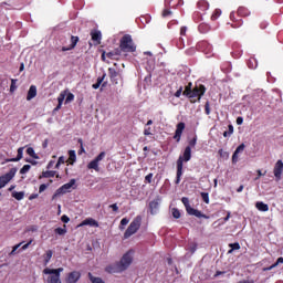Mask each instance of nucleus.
Listing matches in <instances>:
<instances>
[{
	"mask_svg": "<svg viewBox=\"0 0 283 283\" xmlns=\"http://www.w3.org/2000/svg\"><path fill=\"white\" fill-rule=\"evenodd\" d=\"M191 160V146H187L184 150V154L179 156L177 160V177L176 185H180V178H182V167L184 163H189Z\"/></svg>",
	"mask_w": 283,
	"mask_h": 283,
	"instance_id": "f257e3e1",
	"label": "nucleus"
},
{
	"mask_svg": "<svg viewBox=\"0 0 283 283\" xmlns=\"http://www.w3.org/2000/svg\"><path fill=\"white\" fill-rule=\"evenodd\" d=\"M143 223V217L137 216L128 226L124 233V240H128V238H132L135 233L138 232V229H140V224Z\"/></svg>",
	"mask_w": 283,
	"mask_h": 283,
	"instance_id": "f03ea898",
	"label": "nucleus"
},
{
	"mask_svg": "<svg viewBox=\"0 0 283 283\" xmlns=\"http://www.w3.org/2000/svg\"><path fill=\"white\" fill-rule=\"evenodd\" d=\"M119 49L122 52H130L132 53V52L136 51V44L134 43L132 35L126 34L120 39Z\"/></svg>",
	"mask_w": 283,
	"mask_h": 283,
	"instance_id": "7ed1b4c3",
	"label": "nucleus"
},
{
	"mask_svg": "<svg viewBox=\"0 0 283 283\" xmlns=\"http://www.w3.org/2000/svg\"><path fill=\"white\" fill-rule=\"evenodd\" d=\"M61 273H63V268L43 270L44 275H50L48 277V283H61Z\"/></svg>",
	"mask_w": 283,
	"mask_h": 283,
	"instance_id": "20e7f679",
	"label": "nucleus"
},
{
	"mask_svg": "<svg viewBox=\"0 0 283 283\" xmlns=\"http://www.w3.org/2000/svg\"><path fill=\"white\" fill-rule=\"evenodd\" d=\"M182 205L186 207V211L189 216H195V218H205V220H209V216L202 213L200 210H196L195 208L191 207L189 203V198L184 197L181 199Z\"/></svg>",
	"mask_w": 283,
	"mask_h": 283,
	"instance_id": "39448f33",
	"label": "nucleus"
},
{
	"mask_svg": "<svg viewBox=\"0 0 283 283\" xmlns=\"http://www.w3.org/2000/svg\"><path fill=\"white\" fill-rule=\"evenodd\" d=\"M134 262V250H129L126 252L119 263V268L122 269V272L127 271L129 266H132V263Z\"/></svg>",
	"mask_w": 283,
	"mask_h": 283,
	"instance_id": "423d86ee",
	"label": "nucleus"
},
{
	"mask_svg": "<svg viewBox=\"0 0 283 283\" xmlns=\"http://www.w3.org/2000/svg\"><path fill=\"white\" fill-rule=\"evenodd\" d=\"M205 92H207L205 85L196 86L193 90H186V94L189 98H198V101H200L202 96H205Z\"/></svg>",
	"mask_w": 283,
	"mask_h": 283,
	"instance_id": "0eeeda50",
	"label": "nucleus"
},
{
	"mask_svg": "<svg viewBox=\"0 0 283 283\" xmlns=\"http://www.w3.org/2000/svg\"><path fill=\"white\" fill-rule=\"evenodd\" d=\"M197 50L199 52L205 53L207 59H210V56H213V45H211L207 41H200L199 43H197Z\"/></svg>",
	"mask_w": 283,
	"mask_h": 283,
	"instance_id": "6e6552de",
	"label": "nucleus"
},
{
	"mask_svg": "<svg viewBox=\"0 0 283 283\" xmlns=\"http://www.w3.org/2000/svg\"><path fill=\"white\" fill-rule=\"evenodd\" d=\"M106 156L105 151H102L98 156H96L93 160L87 164V169H94V171H101V167L98 166L101 160H104Z\"/></svg>",
	"mask_w": 283,
	"mask_h": 283,
	"instance_id": "1a4fd4ad",
	"label": "nucleus"
},
{
	"mask_svg": "<svg viewBox=\"0 0 283 283\" xmlns=\"http://www.w3.org/2000/svg\"><path fill=\"white\" fill-rule=\"evenodd\" d=\"M14 176H17V168H11L9 172L0 176V189H3V187H6Z\"/></svg>",
	"mask_w": 283,
	"mask_h": 283,
	"instance_id": "9d476101",
	"label": "nucleus"
},
{
	"mask_svg": "<svg viewBox=\"0 0 283 283\" xmlns=\"http://www.w3.org/2000/svg\"><path fill=\"white\" fill-rule=\"evenodd\" d=\"M76 185V179H71L70 182L64 184L62 187L57 189V193H70L72 191V187Z\"/></svg>",
	"mask_w": 283,
	"mask_h": 283,
	"instance_id": "9b49d317",
	"label": "nucleus"
},
{
	"mask_svg": "<svg viewBox=\"0 0 283 283\" xmlns=\"http://www.w3.org/2000/svg\"><path fill=\"white\" fill-rule=\"evenodd\" d=\"M105 272L109 274L114 273H123V269L120 268V264L118 262L111 263L105 268Z\"/></svg>",
	"mask_w": 283,
	"mask_h": 283,
	"instance_id": "f8f14e48",
	"label": "nucleus"
},
{
	"mask_svg": "<svg viewBox=\"0 0 283 283\" xmlns=\"http://www.w3.org/2000/svg\"><path fill=\"white\" fill-rule=\"evenodd\" d=\"M185 123L180 122L177 124L176 130H175V135H174V139L177 143H180V138H182V133L185 132Z\"/></svg>",
	"mask_w": 283,
	"mask_h": 283,
	"instance_id": "ddd939ff",
	"label": "nucleus"
},
{
	"mask_svg": "<svg viewBox=\"0 0 283 283\" xmlns=\"http://www.w3.org/2000/svg\"><path fill=\"white\" fill-rule=\"evenodd\" d=\"M282 174H283V161L277 160L274 166V176L276 180H282Z\"/></svg>",
	"mask_w": 283,
	"mask_h": 283,
	"instance_id": "4468645a",
	"label": "nucleus"
},
{
	"mask_svg": "<svg viewBox=\"0 0 283 283\" xmlns=\"http://www.w3.org/2000/svg\"><path fill=\"white\" fill-rule=\"evenodd\" d=\"M247 146L244 144H240L237 149L234 150L233 155H232V163L233 165H235L238 163V160H240V154H242V151H244V148Z\"/></svg>",
	"mask_w": 283,
	"mask_h": 283,
	"instance_id": "2eb2a0df",
	"label": "nucleus"
},
{
	"mask_svg": "<svg viewBox=\"0 0 283 283\" xmlns=\"http://www.w3.org/2000/svg\"><path fill=\"white\" fill-rule=\"evenodd\" d=\"M78 280H81V272L78 271L70 272L66 276V283H76Z\"/></svg>",
	"mask_w": 283,
	"mask_h": 283,
	"instance_id": "dca6fc26",
	"label": "nucleus"
},
{
	"mask_svg": "<svg viewBox=\"0 0 283 283\" xmlns=\"http://www.w3.org/2000/svg\"><path fill=\"white\" fill-rule=\"evenodd\" d=\"M77 227L78 228H81V227H96L97 228L98 221L94 220L93 218H86Z\"/></svg>",
	"mask_w": 283,
	"mask_h": 283,
	"instance_id": "f3484780",
	"label": "nucleus"
},
{
	"mask_svg": "<svg viewBox=\"0 0 283 283\" xmlns=\"http://www.w3.org/2000/svg\"><path fill=\"white\" fill-rule=\"evenodd\" d=\"M76 43H78V36H71V44L69 48L64 46L62 48V52H67L70 50H74L76 48Z\"/></svg>",
	"mask_w": 283,
	"mask_h": 283,
	"instance_id": "a211bd4d",
	"label": "nucleus"
},
{
	"mask_svg": "<svg viewBox=\"0 0 283 283\" xmlns=\"http://www.w3.org/2000/svg\"><path fill=\"white\" fill-rule=\"evenodd\" d=\"M230 20L233 22L232 24H231V28H241V25H242V19H235V12H231L230 13Z\"/></svg>",
	"mask_w": 283,
	"mask_h": 283,
	"instance_id": "6ab92c4d",
	"label": "nucleus"
},
{
	"mask_svg": "<svg viewBox=\"0 0 283 283\" xmlns=\"http://www.w3.org/2000/svg\"><path fill=\"white\" fill-rule=\"evenodd\" d=\"M32 98H36V86L31 85L28 94H27V101H32Z\"/></svg>",
	"mask_w": 283,
	"mask_h": 283,
	"instance_id": "aec40b11",
	"label": "nucleus"
},
{
	"mask_svg": "<svg viewBox=\"0 0 283 283\" xmlns=\"http://www.w3.org/2000/svg\"><path fill=\"white\" fill-rule=\"evenodd\" d=\"M23 158V147L18 149V155L15 158L6 159V163H19Z\"/></svg>",
	"mask_w": 283,
	"mask_h": 283,
	"instance_id": "412c9836",
	"label": "nucleus"
},
{
	"mask_svg": "<svg viewBox=\"0 0 283 283\" xmlns=\"http://www.w3.org/2000/svg\"><path fill=\"white\" fill-rule=\"evenodd\" d=\"M198 30H199L200 34H207V32H209L211 30V25L202 22L199 24Z\"/></svg>",
	"mask_w": 283,
	"mask_h": 283,
	"instance_id": "4be33fe9",
	"label": "nucleus"
},
{
	"mask_svg": "<svg viewBox=\"0 0 283 283\" xmlns=\"http://www.w3.org/2000/svg\"><path fill=\"white\" fill-rule=\"evenodd\" d=\"M54 255V252L52 250H48L44 254V266H48L50 264V260H52V256Z\"/></svg>",
	"mask_w": 283,
	"mask_h": 283,
	"instance_id": "5701e85b",
	"label": "nucleus"
},
{
	"mask_svg": "<svg viewBox=\"0 0 283 283\" xmlns=\"http://www.w3.org/2000/svg\"><path fill=\"white\" fill-rule=\"evenodd\" d=\"M255 208L258 209V211H263V212L269 211V205L264 203L263 201H258L255 203Z\"/></svg>",
	"mask_w": 283,
	"mask_h": 283,
	"instance_id": "b1692460",
	"label": "nucleus"
},
{
	"mask_svg": "<svg viewBox=\"0 0 283 283\" xmlns=\"http://www.w3.org/2000/svg\"><path fill=\"white\" fill-rule=\"evenodd\" d=\"M250 15H251V11H249V9L244 7H240L238 9V17H250Z\"/></svg>",
	"mask_w": 283,
	"mask_h": 283,
	"instance_id": "393cba45",
	"label": "nucleus"
},
{
	"mask_svg": "<svg viewBox=\"0 0 283 283\" xmlns=\"http://www.w3.org/2000/svg\"><path fill=\"white\" fill-rule=\"evenodd\" d=\"M248 67L250 70H255L258 67V60L255 57H250L248 60Z\"/></svg>",
	"mask_w": 283,
	"mask_h": 283,
	"instance_id": "a878e982",
	"label": "nucleus"
},
{
	"mask_svg": "<svg viewBox=\"0 0 283 283\" xmlns=\"http://www.w3.org/2000/svg\"><path fill=\"white\" fill-rule=\"evenodd\" d=\"M108 76L111 78V81H116V78L118 77V71H116V69H108Z\"/></svg>",
	"mask_w": 283,
	"mask_h": 283,
	"instance_id": "bb28decb",
	"label": "nucleus"
},
{
	"mask_svg": "<svg viewBox=\"0 0 283 283\" xmlns=\"http://www.w3.org/2000/svg\"><path fill=\"white\" fill-rule=\"evenodd\" d=\"M150 213L154 216L158 211V201L154 200L149 203Z\"/></svg>",
	"mask_w": 283,
	"mask_h": 283,
	"instance_id": "cd10ccee",
	"label": "nucleus"
},
{
	"mask_svg": "<svg viewBox=\"0 0 283 283\" xmlns=\"http://www.w3.org/2000/svg\"><path fill=\"white\" fill-rule=\"evenodd\" d=\"M222 15V10L216 9L211 14V21H218L220 17Z\"/></svg>",
	"mask_w": 283,
	"mask_h": 283,
	"instance_id": "c85d7f7f",
	"label": "nucleus"
},
{
	"mask_svg": "<svg viewBox=\"0 0 283 283\" xmlns=\"http://www.w3.org/2000/svg\"><path fill=\"white\" fill-rule=\"evenodd\" d=\"M92 41H96L97 43H101L102 34L101 31H95L91 33Z\"/></svg>",
	"mask_w": 283,
	"mask_h": 283,
	"instance_id": "c756f323",
	"label": "nucleus"
},
{
	"mask_svg": "<svg viewBox=\"0 0 283 283\" xmlns=\"http://www.w3.org/2000/svg\"><path fill=\"white\" fill-rule=\"evenodd\" d=\"M12 198H14L15 200H23V198H25V192H23V191H20V192L13 191L12 192Z\"/></svg>",
	"mask_w": 283,
	"mask_h": 283,
	"instance_id": "7c9ffc66",
	"label": "nucleus"
},
{
	"mask_svg": "<svg viewBox=\"0 0 283 283\" xmlns=\"http://www.w3.org/2000/svg\"><path fill=\"white\" fill-rule=\"evenodd\" d=\"M56 176V171L54 170H46L42 172V178H54Z\"/></svg>",
	"mask_w": 283,
	"mask_h": 283,
	"instance_id": "2f4dec72",
	"label": "nucleus"
},
{
	"mask_svg": "<svg viewBox=\"0 0 283 283\" xmlns=\"http://www.w3.org/2000/svg\"><path fill=\"white\" fill-rule=\"evenodd\" d=\"M229 247H230V250L228 251V253H232L234 251H240L239 242L230 243Z\"/></svg>",
	"mask_w": 283,
	"mask_h": 283,
	"instance_id": "473e14b6",
	"label": "nucleus"
},
{
	"mask_svg": "<svg viewBox=\"0 0 283 283\" xmlns=\"http://www.w3.org/2000/svg\"><path fill=\"white\" fill-rule=\"evenodd\" d=\"M198 8L201 10V11H205L209 8V2L205 1V0H201L198 2Z\"/></svg>",
	"mask_w": 283,
	"mask_h": 283,
	"instance_id": "72a5a7b5",
	"label": "nucleus"
},
{
	"mask_svg": "<svg viewBox=\"0 0 283 283\" xmlns=\"http://www.w3.org/2000/svg\"><path fill=\"white\" fill-rule=\"evenodd\" d=\"M88 280H91L92 283H105V281H103V279L96 277V276L92 275V273H88Z\"/></svg>",
	"mask_w": 283,
	"mask_h": 283,
	"instance_id": "f704fd0d",
	"label": "nucleus"
},
{
	"mask_svg": "<svg viewBox=\"0 0 283 283\" xmlns=\"http://www.w3.org/2000/svg\"><path fill=\"white\" fill-rule=\"evenodd\" d=\"M233 135V125H229L228 126V130H226L224 133H223V137L224 138H229V136H232Z\"/></svg>",
	"mask_w": 283,
	"mask_h": 283,
	"instance_id": "c9c22d12",
	"label": "nucleus"
},
{
	"mask_svg": "<svg viewBox=\"0 0 283 283\" xmlns=\"http://www.w3.org/2000/svg\"><path fill=\"white\" fill-rule=\"evenodd\" d=\"M279 264H283V258L280 256L276 262L274 264H272L270 268H266L265 271H271L273 269H275V266H277Z\"/></svg>",
	"mask_w": 283,
	"mask_h": 283,
	"instance_id": "e433bc0d",
	"label": "nucleus"
},
{
	"mask_svg": "<svg viewBox=\"0 0 283 283\" xmlns=\"http://www.w3.org/2000/svg\"><path fill=\"white\" fill-rule=\"evenodd\" d=\"M69 160H71V165H74V161L76 160V151L75 150L69 151Z\"/></svg>",
	"mask_w": 283,
	"mask_h": 283,
	"instance_id": "4c0bfd02",
	"label": "nucleus"
},
{
	"mask_svg": "<svg viewBox=\"0 0 283 283\" xmlns=\"http://www.w3.org/2000/svg\"><path fill=\"white\" fill-rule=\"evenodd\" d=\"M197 143H198V136L195 135L192 139H190L188 143L189 144L188 147H190V150L193 149V147H196Z\"/></svg>",
	"mask_w": 283,
	"mask_h": 283,
	"instance_id": "58836bf2",
	"label": "nucleus"
},
{
	"mask_svg": "<svg viewBox=\"0 0 283 283\" xmlns=\"http://www.w3.org/2000/svg\"><path fill=\"white\" fill-rule=\"evenodd\" d=\"M27 154H28V156H30L31 158H35V159L39 158V156H36V153L34 151V148H32V147H29V148L27 149Z\"/></svg>",
	"mask_w": 283,
	"mask_h": 283,
	"instance_id": "ea45409f",
	"label": "nucleus"
},
{
	"mask_svg": "<svg viewBox=\"0 0 283 283\" xmlns=\"http://www.w3.org/2000/svg\"><path fill=\"white\" fill-rule=\"evenodd\" d=\"M192 19L196 21V23H198V21H202V14L200 12H195L192 14Z\"/></svg>",
	"mask_w": 283,
	"mask_h": 283,
	"instance_id": "a19ab883",
	"label": "nucleus"
},
{
	"mask_svg": "<svg viewBox=\"0 0 283 283\" xmlns=\"http://www.w3.org/2000/svg\"><path fill=\"white\" fill-rule=\"evenodd\" d=\"M55 233H57V235H65V233H67V229H65V228H56L55 229Z\"/></svg>",
	"mask_w": 283,
	"mask_h": 283,
	"instance_id": "79ce46f5",
	"label": "nucleus"
},
{
	"mask_svg": "<svg viewBox=\"0 0 283 283\" xmlns=\"http://www.w3.org/2000/svg\"><path fill=\"white\" fill-rule=\"evenodd\" d=\"M30 169H32V166L30 165H24L21 169H20V174H28V171H30Z\"/></svg>",
	"mask_w": 283,
	"mask_h": 283,
	"instance_id": "37998d69",
	"label": "nucleus"
},
{
	"mask_svg": "<svg viewBox=\"0 0 283 283\" xmlns=\"http://www.w3.org/2000/svg\"><path fill=\"white\" fill-rule=\"evenodd\" d=\"M63 101H65V92L60 93V95L57 97V103L60 105H63Z\"/></svg>",
	"mask_w": 283,
	"mask_h": 283,
	"instance_id": "c03bdc74",
	"label": "nucleus"
},
{
	"mask_svg": "<svg viewBox=\"0 0 283 283\" xmlns=\"http://www.w3.org/2000/svg\"><path fill=\"white\" fill-rule=\"evenodd\" d=\"M201 198L206 205H209V193L208 192H201Z\"/></svg>",
	"mask_w": 283,
	"mask_h": 283,
	"instance_id": "a18cd8bd",
	"label": "nucleus"
},
{
	"mask_svg": "<svg viewBox=\"0 0 283 283\" xmlns=\"http://www.w3.org/2000/svg\"><path fill=\"white\" fill-rule=\"evenodd\" d=\"M172 217L176 218V220L180 218V210H178V208L172 209Z\"/></svg>",
	"mask_w": 283,
	"mask_h": 283,
	"instance_id": "49530a36",
	"label": "nucleus"
},
{
	"mask_svg": "<svg viewBox=\"0 0 283 283\" xmlns=\"http://www.w3.org/2000/svg\"><path fill=\"white\" fill-rule=\"evenodd\" d=\"M177 48L179 50L185 49V40L182 38H180L179 41L177 42Z\"/></svg>",
	"mask_w": 283,
	"mask_h": 283,
	"instance_id": "de8ad7c7",
	"label": "nucleus"
},
{
	"mask_svg": "<svg viewBox=\"0 0 283 283\" xmlns=\"http://www.w3.org/2000/svg\"><path fill=\"white\" fill-rule=\"evenodd\" d=\"M78 145H80V150H78V154H85V148L83 147V139H78L77 140Z\"/></svg>",
	"mask_w": 283,
	"mask_h": 283,
	"instance_id": "09e8293b",
	"label": "nucleus"
},
{
	"mask_svg": "<svg viewBox=\"0 0 283 283\" xmlns=\"http://www.w3.org/2000/svg\"><path fill=\"white\" fill-rule=\"evenodd\" d=\"M74 101V94L69 93L65 98V103H72Z\"/></svg>",
	"mask_w": 283,
	"mask_h": 283,
	"instance_id": "8fccbe9b",
	"label": "nucleus"
},
{
	"mask_svg": "<svg viewBox=\"0 0 283 283\" xmlns=\"http://www.w3.org/2000/svg\"><path fill=\"white\" fill-rule=\"evenodd\" d=\"M205 112H206L207 116H209V114H211V107H210L209 102H206Z\"/></svg>",
	"mask_w": 283,
	"mask_h": 283,
	"instance_id": "3c124183",
	"label": "nucleus"
},
{
	"mask_svg": "<svg viewBox=\"0 0 283 283\" xmlns=\"http://www.w3.org/2000/svg\"><path fill=\"white\" fill-rule=\"evenodd\" d=\"M154 178V174H148L146 177H145V181L148 182V185H151V180Z\"/></svg>",
	"mask_w": 283,
	"mask_h": 283,
	"instance_id": "603ef678",
	"label": "nucleus"
},
{
	"mask_svg": "<svg viewBox=\"0 0 283 283\" xmlns=\"http://www.w3.org/2000/svg\"><path fill=\"white\" fill-rule=\"evenodd\" d=\"M195 52H196V48H190V49L186 50V54H188V56H193Z\"/></svg>",
	"mask_w": 283,
	"mask_h": 283,
	"instance_id": "864d4df0",
	"label": "nucleus"
},
{
	"mask_svg": "<svg viewBox=\"0 0 283 283\" xmlns=\"http://www.w3.org/2000/svg\"><path fill=\"white\" fill-rule=\"evenodd\" d=\"M144 136H153V134H151V127H146V128L144 129Z\"/></svg>",
	"mask_w": 283,
	"mask_h": 283,
	"instance_id": "5fc2aeb1",
	"label": "nucleus"
},
{
	"mask_svg": "<svg viewBox=\"0 0 283 283\" xmlns=\"http://www.w3.org/2000/svg\"><path fill=\"white\" fill-rule=\"evenodd\" d=\"M61 221L64 222V224H67V222H70V217H67V214H63L61 217Z\"/></svg>",
	"mask_w": 283,
	"mask_h": 283,
	"instance_id": "6e6d98bb",
	"label": "nucleus"
},
{
	"mask_svg": "<svg viewBox=\"0 0 283 283\" xmlns=\"http://www.w3.org/2000/svg\"><path fill=\"white\" fill-rule=\"evenodd\" d=\"M120 224H122V227H127V224H129V219L123 218V219L120 220Z\"/></svg>",
	"mask_w": 283,
	"mask_h": 283,
	"instance_id": "4d7b16f0",
	"label": "nucleus"
},
{
	"mask_svg": "<svg viewBox=\"0 0 283 283\" xmlns=\"http://www.w3.org/2000/svg\"><path fill=\"white\" fill-rule=\"evenodd\" d=\"M106 74L104 73L103 76L97 77V84L103 85V81H105Z\"/></svg>",
	"mask_w": 283,
	"mask_h": 283,
	"instance_id": "13d9d810",
	"label": "nucleus"
},
{
	"mask_svg": "<svg viewBox=\"0 0 283 283\" xmlns=\"http://www.w3.org/2000/svg\"><path fill=\"white\" fill-rule=\"evenodd\" d=\"M181 95H182V86L179 87V88L177 90V92L175 93L176 98H180Z\"/></svg>",
	"mask_w": 283,
	"mask_h": 283,
	"instance_id": "bf43d9fd",
	"label": "nucleus"
},
{
	"mask_svg": "<svg viewBox=\"0 0 283 283\" xmlns=\"http://www.w3.org/2000/svg\"><path fill=\"white\" fill-rule=\"evenodd\" d=\"M218 154H219V156H221V158H224V156L229 157V154L227 151H224L223 149H219Z\"/></svg>",
	"mask_w": 283,
	"mask_h": 283,
	"instance_id": "052dcab7",
	"label": "nucleus"
},
{
	"mask_svg": "<svg viewBox=\"0 0 283 283\" xmlns=\"http://www.w3.org/2000/svg\"><path fill=\"white\" fill-rule=\"evenodd\" d=\"M45 189H48V185L42 184L39 188V193H43V191H45Z\"/></svg>",
	"mask_w": 283,
	"mask_h": 283,
	"instance_id": "680f3d73",
	"label": "nucleus"
},
{
	"mask_svg": "<svg viewBox=\"0 0 283 283\" xmlns=\"http://www.w3.org/2000/svg\"><path fill=\"white\" fill-rule=\"evenodd\" d=\"M109 209H113L114 213H117V211H118V205L113 203V205L109 206Z\"/></svg>",
	"mask_w": 283,
	"mask_h": 283,
	"instance_id": "e2e57ef3",
	"label": "nucleus"
},
{
	"mask_svg": "<svg viewBox=\"0 0 283 283\" xmlns=\"http://www.w3.org/2000/svg\"><path fill=\"white\" fill-rule=\"evenodd\" d=\"M197 249H198V245H197L196 243H193V244H191V245L189 247V251H190L191 253H193L195 251H197Z\"/></svg>",
	"mask_w": 283,
	"mask_h": 283,
	"instance_id": "0e129e2a",
	"label": "nucleus"
},
{
	"mask_svg": "<svg viewBox=\"0 0 283 283\" xmlns=\"http://www.w3.org/2000/svg\"><path fill=\"white\" fill-rule=\"evenodd\" d=\"M171 14V10H169V9H165L164 11H163V17L165 18V17H169Z\"/></svg>",
	"mask_w": 283,
	"mask_h": 283,
	"instance_id": "69168bd1",
	"label": "nucleus"
},
{
	"mask_svg": "<svg viewBox=\"0 0 283 283\" xmlns=\"http://www.w3.org/2000/svg\"><path fill=\"white\" fill-rule=\"evenodd\" d=\"M30 244H32V240H30L27 244L22 245L21 251H25L30 248Z\"/></svg>",
	"mask_w": 283,
	"mask_h": 283,
	"instance_id": "338daca9",
	"label": "nucleus"
},
{
	"mask_svg": "<svg viewBox=\"0 0 283 283\" xmlns=\"http://www.w3.org/2000/svg\"><path fill=\"white\" fill-rule=\"evenodd\" d=\"M147 70H154V60L149 61V64L147 66Z\"/></svg>",
	"mask_w": 283,
	"mask_h": 283,
	"instance_id": "774afa93",
	"label": "nucleus"
}]
</instances>
